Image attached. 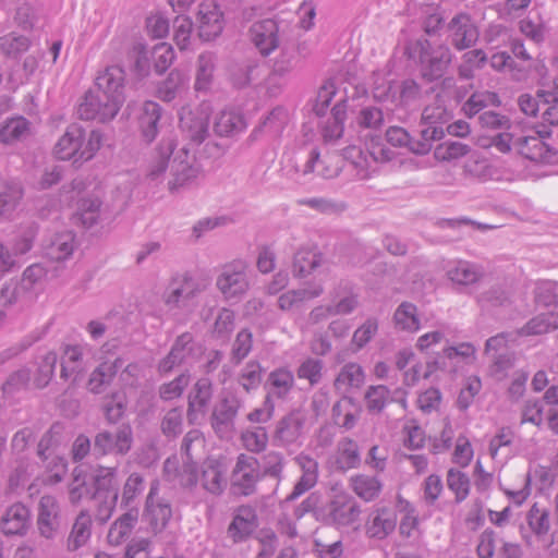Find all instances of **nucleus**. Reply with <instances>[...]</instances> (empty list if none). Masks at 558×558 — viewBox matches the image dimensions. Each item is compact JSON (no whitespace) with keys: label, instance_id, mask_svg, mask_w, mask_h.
Wrapping results in <instances>:
<instances>
[{"label":"nucleus","instance_id":"nucleus-1","mask_svg":"<svg viewBox=\"0 0 558 558\" xmlns=\"http://www.w3.org/2000/svg\"><path fill=\"white\" fill-rule=\"evenodd\" d=\"M405 51L408 57L417 64L421 76L427 82L442 77L453 58L446 44L432 43L425 37L410 41Z\"/></svg>","mask_w":558,"mask_h":558},{"label":"nucleus","instance_id":"nucleus-2","mask_svg":"<svg viewBox=\"0 0 558 558\" xmlns=\"http://www.w3.org/2000/svg\"><path fill=\"white\" fill-rule=\"evenodd\" d=\"M102 144V134L94 130L88 134L78 124H71L54 145L53 154L60 160L83 163L90 160Z\"/></svg>","mask_w":558,"mask_h":558},{"label":"nucleus","instance_id":"nucleus-3","mask_svg":"<svg viewBox=\"0 0 558 558\" xmlns=\"http://www.w3.org/2000/svg\"><path fill=\"white\" fill-rule=\"evenodd\" d=\"M250 266L243 259H234L221 266L216 288L226 300H241L250 290Z\"/></svg>","mask_w":558,"mask_h":558},{"label":"nucleus","instance_id":"nucleus-4","mask_svg":"<svg viewBox=\"0 0 558 558\" xmlns=\"http://www.w3.org/2000/svg\"><path fill=\"white\" fill-rule=\"evenodd\" d=\"M262 478L259 461L253 456L241 453L231 471L230 490L235 496H251L256 493Z\"/></svg>","mask_w":558,"mask_h":558},{"label":"nucleus","instance_id":"nucleus-5","mask_svg":"<svg viewBox=\"0 0 558 558\" xmlns=\"http://www.w3.org/2000/svg\"><path fill=\"white\" fill-rule=\"evenodd\" d=\"M122 102L98 90H88L78 105L77 114L82 120L106 123L111 121L120 111Z\"/></svg>","mask_w":558,"mask_h":558},{"label":"nucleus","instance_id":"nucleus-6","mask_svg":"<svg viewBox=\"0 0 558 558\" xmlns=\"http://www.w3.org/2000/svg\"><path fill=\"white\" fill-rule=\"evenodd\" d=\"M199 167L196 163L194 154L185 146L178 149L170 165V179L168 189L171 193L180 192L189 187L197 179Z\"/></svg>","mask_w":558,"mask_h":558},{"label":"nucleus","instance_id":"nucleus-7","mask_svg":"<svg viewBox=\"0 0 558 558\" xmlns=\"http://www.w3.org/2000/svg\"><path fill=\"white\" fill-rule=\"evenodd\" d=\"M133 445V429L129 424L120 425L114 432L100 430L94 437L95 456H125Z\"/></svg>","mask_w":558,"mask_h":558},{"label":"nucleus","instance_id":"nucleus-8","mask_svg":"<svg viewBox=\"0 0 558 558\" xmlns=\"http://www.w3.org/2000/svg\"><path fill=\"white\" fill-rule=\"evenodd\" d=\"M361 514L359 504L347 493L335 494L322 509L323 521L337 526L353 524Z\"/></svg>","mask_w":558,"mask_h":558},{"label":"nucleus","instance_id":"nucleus-9","mask_svg":"<svg viewBox=\"0 0 558 558\" xmlns=\"http://www.w3.org/2000/svg\"><path fill=\"white\" fill-rule=\"evenodd\" d=\"M204 289L205 286L191 275H177L168 283L162 294V300L169 308H180L185 306Z\"/></svg>","mask_w":558,"mask_h":558},{"label":"nucleus","instance_id":"nucleus-10","mask_svg":"<svg viewBox=\"0 0 558 558\" xmlns=\"http://www.w3.org/2000/svg\"><path fill=\"white\" fill-rule=\"evenodd\" d=\"M62 526L60 504L56 497L44 495L38 502L36 527L41 537L53 539Z\"/></svg>","mask_w":558,"mask_h":558},{"label":"nucleus","instance_id":"nucleus-11","mask_svg":"<svg viewBox=\"0 0 558 558\" xmlns=\"http://www.w3.org/2000/svg\"><path fill=\"white\" fill-rule=\"evenodd\" d=\"M450 44L459 51L473 47L480 37L478 28L470 14L460 12L447 25Z\"/></svg>","mask_w":558,"mask_h":558},{"label":"nucleus","instance_id":"nucleus-12","mask_svg":"<svg viewBox=\"0 0 558 558\" xmlns=\"http://www.w3.org/2000/svg\"><path fill=\"white\" fill-rule=\"evenodd\" d=\"M298 63L293 47H282L280 54L272 64L271 72L266 80L267 92L271 96L278 95L287 82L288 75Z\"/></svg>","mask_w":558,"mask_h":558},{"label":"nucleus","instance_id":"nucleus-13","mask_svg":"<svg viewBox=\"0 0 558 558\" xmlns=\"http://www.w3.org/2000/svg\"><path fill=\"white\" fill-rule=\"evenodd\" d=\"M242 405V399L234 393H228L223 397L211 413V426L215 432L218 434L231 432L234 426V420Z\"/></svg>","mask_w":558,"mask_h":558},{"label":"nucleus","instance_id":"nucleus-14","mask_svg":"<svg viewBox=\"0 0 558 558\" xmlns=\"http://www.w3.org/2000/svg\"><path fill=\"white\" fill-rule=\"evenodd\" d=\"M295 387V378L293 372L288 367H277L272 369L266 378L264 388L265 397L270 401H286Z\"/></svg>","mask_w":558,"mask_h":558},{"label":"nucleus","instance_id":"nucleus-15","mask_svg":"<svg viewBox=\"0 0 558 558\" xmlns=\"http://www.w3.org/2000/svg\"><path fill=\"white\" fill-rule=\"evenodd\" d=\"M180 126L195 144L204 142L209 129L208 107L203 106L195 110H183L180 117Z\"/></svg>","mask_w":558,"mask_h":558},{"label":"nucleus","instance_id":"nucleus-16","mask_svg":"<svg viewBox=\"0 0 558 558\" xmlns=\"http://www.w3.org/2000/svg\"><path fill=\"white\" fill-rule=\"evenodd\" d=\"M248 33L251 41L264 57L279 47L278 24L271 19L255 22Z\"/></svg>","mask_w":558,"mask_h":558},{"label":"nucleus","instance_id":"nucleus-17","mask_svg":"<svg viewBox=\"0 0 558 558\" xmlns=\"http://www.w3.org/2000/svg\"><path fill=\"white\" fill-rule=\"evenodd\" d=\"M196 20L198 35L203 40L216 38L223 29L222 12L214 1H205L199 4Z\"/></svg>","mask_w":558,"mask_h":558},{"label":"nucleus","instance_id":"nucleus-18","mask_svg":"<svg viewBox=\"0 0 558 558\" xmlns=\"http://www.w3.org/2000/svg\"><path fill=\"white\" fill-rule=\"evenodd\" d=\"M295 463L302 471V475L293 486L292 492L286 497L290 502L313 488L318 480V462L311 456L301 452L294 458Z\"/></svg>","mask_w":558,"mask_h":558},{"label":"nucleus","instance_id":"nucleus-19","mask_svg":"<svg viewBox=\"0 0 558 558\" xmlns=\"http://www.w3.org/2000/svg\"><path fill=\"white\" fill-rule=\"evenodd\" d=\"M319 160L317 148L294 153L283 166L282 171L289 179L300 182L315 172L316 162Z\"/></svg>","mask_w":558,"mask_h":558},{"label":"nucleus","instance_id":"nucleus-20","mask_svg":"<svg viewBox=\"0 0 558 558\" xmlns=\"http://www.w3.org/2000/svg\"><path fill=\"white\" fill-rule=\"evenodd\" d=\"M194 351L193 336L190 332L180 335L171 347L170 352L158 363V372L168 374L175 367L187 363Z\"/></svg>","mask_w":558,"mask_h":558},{"label":"nucleus","instance_id":"nucleus-21","mask_svg":"<svg viewBox=\"0 0 558 558\" xmlns=\"http://www.w3.org/2000/svg\"><path fill=\"white\" fill-rule=\"evenodd\" d=\"M397 513L395 510L381 507L373 510L365 523V533L371 538L385 539L397 526Z\"/></svg>","mask_w":558,"mask_h":558},{"label":"nucleus","instance_id":"nucleus-22","mask_svg":"<svg viewBox=\"0 0 558 558\" xmlns=\"http://www.w3.org/2000/svg\"><path fill=\"white\" fill-rule=\"evenodd\" d=\"M166 480L185 488H192L198 483V472L192 460L179 463L177 457L168 458L163 463Z\"/></svg>","mask_w":558,"mask_h":558},{"label":"nucleus","instance_id":"nucleus-23","mask_svg":"<svg viewBox=\"0 0 558 558\" xmlns=\"http://www.w3.org/2000/svg\"><path fill=\"white\" fill-rule=\"evenodd\" d=\"M124 81L125 73L123 69L119 65H111L97 75L95 87L93 89L104 93L110 98L112 96L120 102L124 104Z\"/></svg>","mask_w":558,"mask_h":558},{"label":"nucleus","instance_id":"nucleus-24","mask_svg":"<svg viewBox=\"0 0 558 558\" xmlns=\"http://www.w3.org/2000/svg\"><path fill=\"white\" fill-rule=\"evenodd\" d=\"M227 468L218 459H207L202 465L198 482L209 494L219 496L227 487Z\"/></svg>","mask_w":558,"mask_h":558},{"label":"nucleus","instance_id":"nucleus-25","mask_svg":"<svg viewBox=\"0 0 558 558\" xmlns=\"http://www.w3.org/2000/svg\"><path fill=\"white\" fill-rule=\"evenodd\" d=\"M31 525V511L22 502L7 508L0 519V530L5 535H24Z\"/></svg>","mask_w":558,"mask_h":558},{"label":"nucleus","instance_id":"nucleus-26","mask_svg":"<svg viewBox=\"0 0 558 558\" xmlns=\"http://www.w3.org/2000/svg\"><path fill=\"white\" fill-rule=\"evenodd\" d=\"M326 263L324 254L316 246H301L293 255L292 275L295 278H305Z\"/></svg>","mask_w":558,"mask_h":558},{"label":"nucleus","instance_id":"nucleus-27","mask_svg":"<svg viewBox=\"0 0 558 558\" xmlns=\"http://www.w3.org/2000/svg\"><path fill=\"white\" fill-rule=\"evenodd\" d=\"M305 417L296 411L281 417L275 428V440L281 446H290L295 444L303 434Z\"/></svg>","mask_w":558,"mask_h":558},{"label":"nucleus","instance_id":"nucleus-28","mask_svg":"<svg viewBox=\"0 0 558 558\" xmlns=\"http://www.w3.org/2000/svg\"><path fill=\"white\" fill-rule=\"evenodd\" d=\"M213 398V384L208 378H199L189 393L187 417L191 422L204 415Z\"/></svg>","mask_w":558,"mask_h":558},{"label":"nucleus","instance_id":"nucleus-29","mask_svg":"<svg viewBox=\"0 0 558 558\" xmlns=\"http://www.w3.org/2000/svg\"><path fill=\"white\" fill-rule=\"evenodd\" d=\"M257 526L256 511L251 506H241L236 509L228 533L233 542L239 543L248 537Z\"/></svg>","mask_w":558,"mask_h":558},{"label":"nucleus","instance_id":"nucleus-30","mask_svg":"<svg viewBox=\"0 0 558 558\" xmlns=\"http://www.w3.org/2000/svg\"><path fill=\"white\" fill-rule=\"evenodd\" d=\"M365 378L363 367L356 362H349L339 369L333 380V388L336 391L345 395L360 389L364 385Z\"/></svg>","mask_w":558,"mask_h":558},{"label":"nucleus","instance_id":"nucleus-31","mask_svg":"<svg viewBox=\"0 0 558 558\" xmlns=\"http://www.w3.org/2000/svg\"><path fill=\"white\" fill-rule=\"evenodd\" d=\"M485 276L484 268L468 260H457L447 269L448 279L459 286H472L478 283Z\"/></svg>","mask_w":558,"mask_h":558},{"label":"nucleus","instance_id":"nucleus-32","mask_svg":"<svg viewBox=\"0 0 558 558\" xmlns=\"http://www.w3.org/2000/svg\"><path fill=\"white\" fill-rule=\"evenodd\" d=\"M75 247V234L72 231H62L46 242L44 252L49 259L62 262L72 256Z\"/></svg>","mask_w":558,"mask_h":558},{"label":"nucleus","instance_id":"nucleus-33","mask_svg":"<svg viewBox=\"0 0 558 558\" xmlns=\"http://www.w3.org/2000/svg\"><path fill=\"white\" fill-rule=\"evenodd\" d=\"M123 360L117 357L114 361H106L99 364L92 373L87 381V389L95 395L104 392L123 366Z\"/></svg>","mask_w":558,"mask_h":558},{"label":"nucleus","instance_id":"nucleus-34","mask_svg":"<svg viewBox=\"0 0 558 558\" xmlns=\"http://www.w3.org/2000/svg\"><path fill=\"white\" fill-rule=\"evenodd\" d=\"M158 482L151 483L146 499V509L150 517V523L155 532L162 531L172 517V510L169 502L163 500L155 502V495L158 492Z\"/></svg>","mask_w":558,"mask_h":558},{"label":"nucleus","instance_id":"nucleus-35","mask_svg":"<svg viewBox=\"0 0 558 558\" xmlns=\"http://www.w3.org/2000/svg\"><path fill=\"white\" fill-rule=\"evenodd\" d=\"M137 521L138 509H129L111 524L107 534L108 543L112 546L121 545L129 538Z\"/></svg>","mask_w":558,"mask_h":558},{"label":"nucleus","instance_id":"nucleus-36","mask_svg":"<svg viewBox=\"0 0 558 558\" xmlns=\"http://www.w3.org/2000/svg\"><path fill=\"white\" fill-rule=\"evenodd\" d=\"M175 143L172 138H163L157 146L155 154L147 168V178L150 181L159 180L167 167L171 155L174 153Z\"/></svg>","mask_w":558,"mask_h":558},{"label":"nucleus","instance_id":"nucleus-37","mask_svg":"<svg viewBox=\"0 0 558 558\" xmlns=\"http://www.w3.org/2000/svg\"><path fill=\"white\" fill-rule=\"evenodd\" d=\"M161 118V107L154 101H146L138 118L142 136L147 143L155 140L158 134V124Z\"/></svg>","mask_w":558,"mask_h":558},{"label":"nucleus","instance_id":"nucleus-38","mask_svg":"<svg viewBox=\"0 0 558 558\" xmlns=\"http://www.w3.org/2000/svg\"><path fill=\"white\" fill-rule=\"evenodd\" d=\"M337 469L348 471L361 464L359 445L355 440L345 437L338 441L336 450Z\"/></svg>","mask_w":558,"mask_h":558},{"label":"nucleus","instance_id":"nucleus-39","mask_svg":"<svg viewBox=\"0 0 558 558\" xmlns=\"http://www.w3.org/2000/svg\"><path fill=\"white\" fill-rule=\"evenodd\" d=\"M349 487L364 501H373L379 496L383 484L376 476L356 474L350 477Z\"/></svg>","mask_w":558,"mask_h":558},{"label":"nucleus","instance_id":"nucleus-40","mask_svg":"<svg viewBox=\"0 0 558 558\" xmlns=\"http://www.w3.org/2000/svg\"><path fill=\"white\" fill-rule=\"evenodd\" d=\"M347 119V101H338L331 109V116L322 126V135L325 142H332L343 134V124Z\"/></svg>","mask_w":558,"mask_h":558},{"label":"nucleus","instance_id":"nucleus-41","mask_svg":"<svg viewBox=\"0 0 558 558\" xmlns=\"http://www.w3.org/2000/svg\"><path fill=\"white\" fill-rule=\"evenodd\" d=\"M542 136H519L515 138V147L525 158L533 161H546L551 150L542 141Z\"/></svg>","mask_w":558,"mask_h":558},{"label":"nucleus","instance_id":"nucleus-42","mask_svg":"<svg viewBox=\"0 0 558 558\" xmlns=\"http://www.w3.org/2000/svg\"><path fill=\"white\" fill-rule=\"evenodd\" d=\"M246 128L243 116L234 110L221 111L214 123V131L219 136H233Z\"/></svg>","mask_w":558,"mask_h":558},{"label":"nucleus","instance_id":"nucleus-43","mask_svg":"<svg viewBox=\"0 0 558 558\" xmlns=\"http://www.w3.org/2000/svg\"><path fill=\"white\" fill-rule=\"evenodd\" d=\"M92 529V518L88 511L82 510L72 526L71 533L68 537V548L69 550H76L80 547L84 546L89 537Z\"/></svg>","mask_w":558,"mask_h":558},{"label":"nucleus","instance_id":"nucleus-44","mask_svg":"<svg viewBox=\"0 0 558 558\" xmlns=\"http://www.w3.org/2000/svg\"><path fill=\"white\" fill-rule=\"evenodd\" d=\"M260 75V66L257 61L246 60L235 63L230 69V80L238 88L251 85Z\"/></svg>","mask_w":558,"mask_h":558},{"label":"nucleus","instance_id":"nucleus-45","mask_svg":"<svg viewBox=\"0 0 558 558\" xmlns=\"http://www.w3.org/2000/svg\"><path fill=\"white\" fill-rule=\"evenodd\" d=\"M500 98L493 92H476L463 104L462 111L468 118L478 117L489 106L498 107Z\"/></svg>","mask_w":558,"mask_h":558},{"label":"nucleus","instance_id":"nucleus-46","mask_svg":"<svg viewBox=\"0 0 558 558\" xmlns=\"http://www.w3.org/2000/svg\"><path fill=\"white\" fill-rule=\"evenodd\" d=\"M216 56L211 52H203L197 58L196 90H207L214 80V72L216 68Z\"/></svg>","mask_w":558,"mask_h":558},{"label":"nucleus","instance_id":"nucleus-47","mask_svg":"<svg viewBox=\"0 0 558 558\" xmlns=\"http://www.w3.org/2000/svg\"><path fill=\"white\" fill-rule=\"evenodd\" d=\"M393 322L398 329L415 332L420 329L417 307L410 302H402L396 310Z\"/></svg>","mask_w":558,"mask_h":558},{"label":"nucleus","instance_id":"nucleus-48","mask_svg":"<svg viewBox=\"0 0 558 558\" xmlns=\"http://www.w3.org/2000/svg\"><path fill=\"white\" fill-rule=\"evenodd\" d=\"M94 487L95 492L93 498L118 494L117 469L99 468L94 478Z\"/></svg>","mask_w":558,"mask_h":558},{"label":"nucleus","instance_id":"nucleus-49","mask_svg":"<svg viewBox=\"0 0 558 558\" xmlns=\"http://www.w3.org/2000/svg\"><path fill=\"white\" fill-rule=\"evenodd\" d=\"M145 488L144 477L137 473H131L126 478L121 495V507L125 509L136 508V500Z\"/></svg>","mask_w":558,"mask_h":558},{"label":"nucleus","instance_id":"nucleus-50","mask_svg":"<svg viewBox=\"0 0 558 558\" xmlns=\"http://www.w3.org/2000/svg\"><path fill=\"white\" fill-rule=\"evenodd\" d=\"M420 132V140H413L411 151L416 155H426L430 151L433 143L440 141L444 135V129L440 125L425 124Z\"/></svg>","mask_w":558,"mask_h":558},{"label":"nucleus","instance_id":"nucleus-51","mask_svg":"<svg viewBox=\"0 0 558 558\" xmlns=\"http://www.w3.org/2000/svg\"><path fill=\"white\" fill-rule=\"evenodd\" d=\"M525 521L531 532L538 538L545 536L550 529L549 512L546 508L534 504L526 513Z\"/></svg>","mask_w":558,"mask_h":558},{"label":"nucleus","instance_id":"nucleus-52","mask_svg":"<svg viewBox=\"0 0 558 558\" xmlns=\"http://www.w3.org/2000/svg\"><path fill=\"white\" fill-rule=\"evenodd\" d=\"M263 373L262 364L256 360H251L240 371L238 383L246 392H251L262 384Z\"/></svg>","mask_w":558,"mask_h":558},{"label":"nucleus","instance_id":"nucleus-53","mask_svg":"<svg viewBox=\"0 0 558 558\" xmlns=\"http://www.w3.org/2000/svg\"><path fill=\"white\" fill-rule=\"evenodd\" d=\"M29 131V122L25 118H12L0 128V142L9 144L23 140Z\"/></svg>","mask_w":558,"mask_h":558},{"label":"nucleus","instance_id":"nucleus-54","mask_svg":"<svg viewBox=\"0 0 558 558\" xmlns=\"http://www.w3.org/2000/svg\"><path fill=\"white\" fill-rule=\"evenodd\" d=\"M82 359L83 351L80 345H66L61 362V378L68 379L72 375H80L83 371Z\"/></svg>","mask_w":558,"mask_h":558},{"label":"nucleus","instance_id":"nucleus-55","mask_svg":"<svg viewBox=\"0 0 558 558\" xmlns=\"http://www.w3.org/2000/svg\"><path fill=\"white\" fill-rule=\"evenodd\" d=\"M101 201L97 196H88L81 199L77 215L82 225L90 228L96 225L101 215Z\"/></svg>","mask_w":558,"mask_h":558},{"label":"nucleus","instance_id":"nucleus-56","mask_svg":"<svg viewBox=\"0 0 558 558\" xmlns=\"http://www.w3.org/2000/svg\"><path fill=\"white\" fill-rule=\"evenodd\" d=\"M57 361L58 356L53 351H49L40 357L36 374L34 375V385L36 388H45L50 383L54 374Z\"/></svg>","mask_w":558,"mask_h":558},{"label":"nucleus","instance_id":"nucleus-57","mask_svg":"<svg viewBox=\"0 0 558 558\" xmlns=\"http://www.w3.org/2000/svg\"><path fill=\"white\" fill-rule=\"evenodd\" d=\"M253 335L248 329H242L238 332L231 348L230 362L239 365L252 351Z\"/></svg>","mask_w":558,"mask_h":558},{"label":"nucleus","instance_id":"nucleus-58","mask_svg":"<svg viewBox=\"0 0 558 558\" xmlns=\"http://www.w3.org/2000/svg\"><path fill=\"white\" fill-rule=\"evenodd\" d=\"M448 488L454 494L457 502L463 501L470 493V478L460 470L450 469L447 473Z\"/></svg>","mask_w":558,"mask_h":558},{"label":"nucleus","instance_id":"nucleus-59","mask_svg":"<svg viewBox=\"0 0 558 558\" xmlns=\"http://www.w3.org/2000/svg\"><path fill=\"white\" fill-rule=\"evenodd\" d=\"M390 391L384 385L369 386L365 391L366 409L371 413H380L389 400Z\"/></svg>","mask_w":558,"mask_h":558},{"label":"nucleus","instance_id":"nucleus-60","mask_svg":"<svg viewBox=\"0 0 558 558\" xmlns=\"http://www.w3.org/2000/svg\"><path fill=\"white\" fill-rule=\"evenodd\" d=\"M29 39L15 33L7 34L0 37V49L8 57H16L29 48Z\"/></svg>","mask_w":558,"mask_h":558},{"label":"nucleus","instance_id":"nucleus-61","mask_svg":"<svg viewBox=\"0 0 558 558\" xmlns=\"http://www.w3.org/2000/svg\"><path fill=\"white\" fill-rule=\"evenodd\" d=\"M470 151V147L463 143L448 141L439 144L434 151V156L440 161H451L465 156Z\"/></svg>","mask_w":558,"mask_h":558},{"label":"nucleus","instance_id":"nucleus-62","mask_svg":"<svg viewBox=\"0 0 558 558\" xmlns=\"http://www.w3.org/2000/svg\"><path fill=\"white\" fill-rule=\"evenodd\" d=\"M244 448L251 452H262L268 442V435L263 427H256L242 433L241 436Z\"/></svg>","mask_w":558,"mask_h":558},{"label":"nucleus","instance_id":"nucleus-63","mask_svg":"<svg viewBox=\"0 0 558 558\" xmlns=\"http://www.w3.org/2000/svg\"><path fill=\"white\" fill-rule=\"evenodd\" d=\"M323 367V361L308 357L300 364L296 374L299 378L306 379L311 386H315L322 380Z\"/></svg>","mask_w":558,"mask_h":558},{"label":"nucleus","instance_id":"nucleus-64","mask_svg":"<svg viewBox=\"0 0 558 558\" xmlns=\"http://www.w3.org/2000/svg\"><path fill=\"white\" fill-rule=\"evenodd\" d=\"M341 163L342 160L337 154H327L324 157L319 156V160L315 166V172L324 179H332L340 173Z\"/></svg>","mask_w":558,"mask_h":558}]
</instances>
